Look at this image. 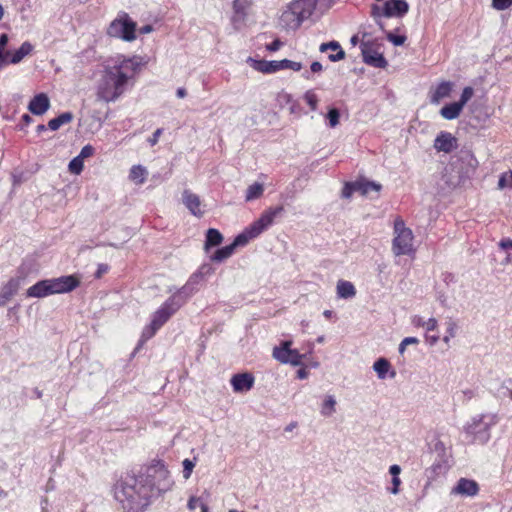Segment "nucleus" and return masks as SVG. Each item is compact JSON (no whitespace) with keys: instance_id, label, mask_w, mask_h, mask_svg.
Instances as JSON below:
<instances>
[{"instance_id":"obj_1","label":"nucleus","mask_w":512,"mask_h":512,"mask_svg":"<svg viewBox=\"0 0 512 512\" xmlns=\"http://www.w3.org/2000/svg\"><path fill=\"white\" fill-rule=\"evenodd\" d=\"M173 480L162 463L148 466L138 475L127 473L114 486V497L124 512H145L152 499L171 489Z\"/></svg>"},{"instance_id":"obj_2","label":"nucleus","mask_w":512,"mask_h":512,"mask_svg":"<svg viewBox=\"0 0 512 512\" xmlns=\"http://www.w3.org/2000/svg\"><path fill=\"white\" fill-rule=\"evenodd\" d=\"M142 65V60L138 56L117 55L109 59L97 84V99L106 103L117 101L134 85L135 77Z\"/></svg>"},{"instance_id":"obj_3","label":"nucleus","mask_w":512,"mask_h":512,"mask_svg":"<svg viewBox=\"0 0 512 512\" xmlns=\"http://www.w3.org/2000/svg\"><path fill=\"white\" fill-rule=\"evenodd\" d=\"M283 211V206L266 209L259 219L251 223L243 232L238 234L231 244L217 249L211 256V260L214 262H222L231 257L237 247L247 245L250 240L257 238L261 233L272 226L275 218L280 216Z\"/></svg>"},{"instance_id":"obj_4","label":"nucleus","mask_w":512,"mask_h":512,"mask_svg":"<svg viewBox=\"0 0 512 512\" xmlns=\"http://www.w3.org/2000/svg\"><path fill=\"white\" fill-rule=\"evenodd\" d=\"M496 423L497 416L495 414H480L472 417L466 423L464 431L471 437L472 442L486 444L491 438L490 430Z\"/></svg>"},{"instance_id":"obj_5","label":"nucleus","mask_w":512,"mask_h":512,"mask_svg":"<svg viewBox=\"0 0 512 512\" xmlns=\"http://www.w3.org/2000/svg\"><path fill=\"white\" fill-rule=\"evenodd\" d=\"M409 11V4L406 0H387L383 4H372L370 15L378 25L385 31L382 18H402Z\"/></svg>"},{"instance_id":"obj_6","label":"nucleus","mask_w":512,"mask_h":512,"mask_svg":"<svg viewBox=\"0 0 512 512\" xmlns=\"http://www.w3.org/2000/svg\"><path fill=\"white\" fill-rule=\"evenodd\" d=\"M314 6L315 0H299L292 3L291 7L282 13L280 17L281 24L286 29H298L304 19L310 15Z\"/></svg>"},{"instance_id":"obj_7","label":"nucleus","mask_w":512,"mask_h":512,"mask_svg":"<svg viewBox=\"0 0 512 512\" xmlns=\"http://www.w3.org/2000/svg\"><path fill=\"white\" fill-rule=\"evenodd\" d=\"M107 33L111 37L131 42L136 38V23L127 13L121 12L110 23Z\"/></svg>"},{"instance_id":"obj_8","label":"nucleus","mask_w":512,"mask_h":512,"mask_svg":"<svg viewBox=\"0 0 512 512\" xmlns=\"http://www.w3.org/2000/svg\"><path fill=\"white\" fill-rule=\"evenodd\" d=\"M395 237L393 239V252L395 255H407L412 252L413 233L411 229L405 226L401 219L394 223Z\"/></svg>"},{"instance_id":"obj_9","label":"nucleus","mask_w":512,"mask_h":512,"mask_svg":"<svg viewBox=\"0 0 512 512\" xmlns=\"http://www.w3.org/2000/svg\"><path fill=\"white\" fill-rule=\"evenodd\" d=\"M176 312L164 302L152 315L149 325L144 327L140 342L143 343L152 338L156 332L173 316Z\"/></svg>"},{"instance_id":"obj_10","label":"nucleus","mask_w":512,"mask_h":512,"mask_svg":"<svg viewBox=\"0 0 512 512\" xmlns=\"http://www.w3.org/2000/svg\"><path fill=\"white\" fill-rule=\"evenodd\" d=\"M250 63L251 67H253L256 71L271 74L284 69H291L293 71H300L302 69V64L300 62L283 59V60H255L251 57L247 60Z\"/></svg>"},{"instance_id":"obj_11","label":"nucleus","mask_w":512,"mask_h":512,"mask_svg":"<svg viewBox=\"0 0 512 512\" xmlns=\"http://www.w3.org/2000/svg\"><path fill=\"white\" fill-rule=\"evenodd\" d=\"M273 357L283 364L299 366L305 355L297 349H291V341H283L280 346L274 347Z\"/></svg>"},{"instance_id":"obj_12","label":"nucleus","mask_w":512,"mask_h":512,"mask_svg":"<svg viewBox=\"0 0 512 512\" xmlns=\"http://www.w3.org/2000/svg\"><path fill=\"white\" fill-rule=\"evenodd\" d=\"M381 188V184L375 181L361 179L354 182H346L341 195L343 198L349 199L355 192H359L362 195H368L371 191L379 192Z\"/></svg>"},{"instance_id":"obj_13","label":"nucleus","mask_w":512,"mask_h":512,"mask_svg":"<svg viewBox=\"0 0 512 512\" xmlns=\"http://www.w3.org/2000/svg\"><path fill=\"white\" fill-rule=\"evenodd\" d=\"M360 49L363 61L367 65H370L375 68H386V66L388 65V62L383 56V54L374 50L370 42L363 41L360 45Z\"/></svg>"},{"instance_id":"obj_14","label":"nucleus","mask_w":512,"mask_h":512,"mask_svg":"<svg viewBox=\"0 0 512 512\" xmlns=\"http://www.w3.org/2000/svg\"><path fill=\"white\" fill-rule=\"evenodd\" d=\"M51 294L67 293L79 286V280L74 275H65L58 278L48 279Z\"/></svg>"},{"instance_id":"obj_15","label":"nucleus","mask_w":512,"mask_h":512,"mask_svg":"<svg viewBox=\"0 0 512 512\" xmlns=\"http://www.w3.org/2000/svg\"><path fill=\"white\" fill-rule=\"evenodd\" d=\"M433 147L437 152L451 153L458 147L457 138L450 132L441 131L436 136Z\"/></svg>"},{"instance_id":"obj_16","label":"nucleus","mask_w":512,"mask_h":512,"mask_svg":"<svg viewBox=\"0 0 512 512\" xmlns=\"http://www.w3.org/2000/svg\"><path fill=\"white\" fill-rule=\"evenodd\" d=\"M478 492V483L475 480L467 478H460L451 490L452 495H459L462 497H474Z\"/></svg>"},{"instance_id":"obj_17","label":"nucleus","mask_w":512,"mask_h":512,"mask_svg":"<svg viewBox=\"0 0 512 512\" xmlns=\"http://www.w3.org/2000/svg\"><path fill=\"white\" fill-rule=\"evenodd\" d=\"M182 201L189 212L195 217L200 218L204 215L205 211L202 209L203 205L197 194L190 190H184L182 193Z\"/></svg>"},{"instance_id":"obj_18","label":"nucleus","mask_w":512,"mask_h":512,"mask_svg":"<svg viewBox=\"0 0 512 512\" xmlns=\"http://www.w3.org/2000/svg\"><path fill=\"white\" fill-rule=\"evenodd\" d=\"M204 273L202 270H198L193 273L187 282L178 290L179 293L186 299L189 300L198 290L203 280Z\"/></svg>"},{"instance_id":"obj_19","label":"nucleus","mask_w":512,"mask_h":512,"mask_svg":"<svg viewBox=\"0 0 512 512\" xmlns=\"http://www.w3.org/2000/svg\"><path fill=\"white\" fill-rule=\"evenodd\" d=\"M251 5V0H234L233 1V16L231 21L235 28H239L245 22L247 17V9Z\"/></svg>"},{"instance_id":"obj_20","label":"nucleus","mask_w":512,"mask_h":512,"mask_svg":"<svg viewBox=\"0 0 512 512\" xmlns=\"http://www.w3.org/2000/svg\"><path fill=\"white\" fill-rule=\"evenodd\" d=\"M254 376L251 373H238L231 378V385L235 392H246L254 385Z\"/></svg>"},{"instance_id":"obj_21","label":"nucleus","mask_w":512,"mask_h":512,"mask_svg":"<svg viewBox=\"0 0 512 512\" xmlns=\"http://www.w3.org/2000/svg\"><path fill=\"white\" fill-rule=\"evenodd\" d=\"M50 108V100L45 93L35 95L29 102L28 109L34 115H43Z\"/></svg>"},{"instance_id":"obj_22","label":"nucleus","mask_w":512,"mask_h":512,"mask_svg":"<svg viewBox=\"0 0 512 512\" xmlns=\"http://www.w3.org/2000/svg\"><path fill=\"white\" fill-rule=\"evenodd\" d=\"M452 89V82L442 81L435 87V89L430 91V102L432 104H439L442 99L450 96Z\"/></svg>"},{"instance_id":"obj_23","label":"nucleus","mask_w":512,"mask_h":512,"mask_svg":"<svg viewBox=\"0 0 512 512\" xmlns=\"http://www.w3.org/2000/svg\"><path fill=\"white\" fill-rule=\"evenodd\" d=\"M21 278H12L0 291V306H5L8 301L18 292L21 285Z\"/></svg>"},{"instance_id":"obj_24","label":"nucleus","mask_w":512,"mask_h":512,"mask_svg":"<svg viewBox=\"0 0 512 512\" xmlns=\"http://www.w3.org/2000/svg\"><path fill=\"white\" fill-rule=\"evenodd\" d=\"M320 52H336L328 55V59L331 62H337L345 58V51L342 49L341 45L337 41H330L327 43H322L319 47Z\"/></svg>"},{"instance_id":"obj_25","label":"nucleus","mask_w":512,"mask_h":512,"mask_svg":"<svg viewBox=\"0 0 512 512\" xmlns=\"http://www.w3.org/2000/svg\"><path fill=\"white\" fill-rule=\"evenodd\" d=\"M27 297L30 298H43L51 294L50 285L48 279L41 280L32 285L26 293Z\"/></svg>"},{"instance_id":"obj_26","label":"nucleus","mask_w":512,"mask_h":512,"mask_svg":"<svg viewBox=\"0 0 512 512\" xmlns=\"http://www.w3.org/2000/svg\"><path fill=\"white\" fill-rule=\"evenodd\" d=\"M337 296L342 299H351L356 295V289L352 282L339 280L337 282Z\"/></svg>"},{"instance_id":"obj_27","label":"nucleus","mask_w":512,"mask_h":512,"mask_svg":"<svg viewBox=\"0 0 512 512\" xmlns=\"http://www.w3.org/2000/svg\"><path fill=\"white\" fill-rule=\"evenodd\" d=\"M463 108L457 102L449 103L440 110V115L446 120H454L458 118Z\"/></svg>"},{"instance_id":"obj_28","label":"nucleus","mask_w":512,"mask_h":512,"mask_svg":"<svg viewBox=\"0 0 512 512\" xmlns=\"http://www.w3.org/2000/svg\"><path fill=\"white\" fill-rule=\"evenodd\" d=\"M32 50H33V45L30 42L25 41L21 44L19 49H17L11 55V58L8 62L11 64H18L23 60V58L25 56L29 55L32 52Z\"/></svg>"},{"instance_id":"obj_29","label":"nucleus","mask_w":512,"mask_h":512,"mask_svg":"<svg viewBox=\"0 0 512 512\" xmlns=\"http://www.w3.org/2000/svg\"><path fill=\"white\" fill-rule=\"evenodd\" d=\"M73 120V114L71 112H64L62 114H60L58 117H55L53 119H51L48 124H47V127L52 130V131H56L58 130L62 125L64 124H68L70 123L71 121Z\"/></svg>"},{"instance_id":"obj_30","label":"nucleus","mask_w":512,"mask_h":512,"mask_svg":"<svg viewBox=\"0 0 512 512\" xmlns=\"http://www.w3.org/2000/svg\"><path fill=\"white\" fill-rule=\"evenodd\" d=\"M223 236L219 230L215 228H209L206 232L205 249L208 250L210 247H215L221 244Z\"/></svg>"},{"instance_id":"obj_31","label":"nucleus","mask_w":512,"mask_h":512,"mask_svg":"<svg viewBox=\"0 0 512 512\" xmlns=\"http://www.w3.org/2000/svg\"><path fill=\"white\" fill-rule=\"evenodd\" d=\"M148 172L142 165H134L130 169L129 179L137 184H143Z\"/></svg>"},{"instance_id":"obj_32","label":"nucleus","mask_w":512,"mask_h":512,"mask_svg":"<svg viewBox=\"0 0 512 512\" xmlns=\"http://www.w3.org/2000/svg\"><path fill=\"white\" fill-rule=\"evenodd\" d=\"M390 363L385 358H379L373 364V369L377 373L379 379H385L387 377V373L390 369Z\"/></svg>"},{"instance_id":"obj_33","label":"nucleus","mask_w":512,"mask_h":512,"mask_svg":"<svg viewBox=\"0 0 512 512\" xmlns=\"http://www.w3.org/2000/svg\"><path fill=\"white\" fill-rule=\"evenodd\" d=\"M187 301L188 300H186L178 290H175L165 302L172 308V310L177 312L185 303H187Z\"/></svg>"},{"instance_id":"obj_34","label":"nucleus","mask_w":512,"mask_h":512,"mask_svg":"<svg viewBox=\"0 0 512 512\" xmlns=\"http://www.w3.org/2000/svg\"><path fill=\"white\" fill-rule=\"evenodd\" d=\"M263 191H264V187L262 184L257 183V182L253 183L252 185H250L247 188L245 200L248 202L255 200L263 194Z\"/></svg>"},{"instance_id":"obj_35","label":"nucleus","mask_w":512,"mask_h":512,"mask_svg":"<svg viewBox=\"0 0 512 512\" xmlns=\"http://www.w3.org/2000/svg\"><path fill=\"white\" fill-rule=\"evenodd\" d=\"M336 400L334 396L329 395L326 397L322 404L321 414L323 416L329 417L335 412Z\"/></svg>"},{"instance_id":"obj_36","label":"nucleus","mask_w":512,"mask_h":512,"mask_svg":"<svg viewBox=\"0 0 512 512\" xmlns=\"http://www.w3.org/2000/svg\"><path fill=\"white\" fill-rule=\"evenodd\" d=\"M499 397H508L512 400V379L504 380L499 389H498Z\"/></svg>"},{"instance_id":"obj_37","label":"nucleus","mask_w":512,"mask_h":512,"mask_svg":"<svg viewBox=\"0 0 512 512\" xmlns=\"http://www.w3.org/2000/svg\"><path fill=\"white\" fill-rule=\"evenodd\" d=\"M8 43V36L7 34H1L0 35V66L3 64L8 63L7 57L9 55V52H5V47Z\"/></svg>"},{"instance_id":"obj_38","label":"nucleus","mask_w":512,"mask_h":512,"mask_svg":"<svg viewBox=\"0 0 512 512\" xmlns=\"http://www.w3.org/2000/svg\"><path fill=\"white\" fill-rule=\"evenodd\" d=\"M83 167V160L78 156L74 157L68 165L69 171L75 175H79L82 172Z\"/></svg>"},{"instance_id":"obj_39","label":"nucleus","mask_w":512,"mask_h":512,"mask_svg":"<svg viewBox=\"0 0 512 512\" xmlns=\"http://www.w3.org/2000/svg\"><path fill=\"white\" fill-rule=\"evenodd\" d=\"M474 94V89L470 86H467L463 89L460 99L456 101L462 108L468 103V101L472 98Z\"/></svg>"},{"instance_id":"obj_40","label":"nucleus","mask_w":512,"mask_h":512,"mask_svg":"<svg viewBox=\"0 0 512 512\" xmlns=\"http://www.w3.org/2000/svg\"><path fill=\"white\" fill-rule=\"evenodd\" d=\"M506 187L512 188V170L501 174L498 181V188L504 189Z\"/></svg>"},{"instance_id":"obj_41","label":"nucleus","mask_w":512,"mask_h":512,"mask_svg":"<svg viewBox=\"0 0 512 512\" xmlns=\"http://www.w3.org/2000/svg\"><path fill=\"white\" fill-rule=\"evenodd\" d=\"M304 99L312 111L317 109L318 97L312 90H309L304 94Z\"/></svg>"},{"instance_id":"obj_42","label":"nucleus","mask_w":512,"mask_h":512,"mask_svg":"<svg viewBox=\"0 0 512 512\" xmlns=\"http://www.w3.org/2000/svg\"><path fill=\"white\" fill-rule=\"evenodd\" d=\"M386 38H387V40L389 42H391L395 46H401L406 41V36H404V35H396V34H394L392 32H387L386 33Z\"/></svg>"},{"instance_id":"obj_43","label":"nucleus","mask_w":512,"mask_h":512,"mask_svg":"<svg viewBox=\"0 0 512 512\" xmlns=\"http://www.w3.org/2000/svg\"><path fill=\"white\" fill-rule=\"evenodd\" d=\"M330 127H336L339 124L340 113L338 109L332 108L327 113Z\"/></svg>"},{"instance_id":"obj_44","label":"nucleus","mask_w":512,"mask_h":512,"mask_svg":"<svg viewBox=\"0 0 512 512\" xmlns=\"http://www.w3.org/2000/svg\"><path fill=\"white\" fill-rule=\"evenodd\" d=\"M194 466V462L190 459H185L183 461V476L185 479H188L191 476Z\"/></svg>"},{"instance_id":"obj_45","label":"nucleus","mask_w":512,"mask_h":512,"mask_svg":"<svg viewBox=\"0 0 512 512\" xmlns=\"http://www.w3.org/2000/svg\"><path fill=\"white\" fill-rule=\"evenodd\" d=\"M492 5L497 10H506L512 5V0H492Z\"/></svg>"},{"instance_id":"obj_46","label":"nucleus","mask_w":512,"mask_h":512,"mask_svg":"<svg viewBox=\"0 0 512 512\" xmlns=\"http://www.w3.org/2000/svg\"><path fill=\"white\" fill-rule=\"evenodd\" d=\"M392 487L388 488L389 492L393 495H397L400 492L401 479L399 476L392 477Z\"/></svg>"},{"instance_id":"obj_47","label":"nucleus","mask_w":512,"mask_h":512,"mask_svg":"<svg viewBox=\"0 0 512 512\" xmlns=\"http://www.w3.org/2000/svg\"><path fill=\"white\" fill-rule=\"evenodd\" d=\"M93 153H94V148L91 145H85L81 149L78 157H81V159L84 160V158H88V157L92 156Z\"/></svg>"},{"instance_id":"obj_48","label":"nucleus","mask_w":512,"mask_h":512,"mask_svg":"<svg viewBox=\"0 0 512 512\" xmlns=\"http://www.w3.org/2000/svg\"><path fill=\"white\" fill-rule=\"evenodd\" d=\"M422 327L425 328L426 331H433L437 328V320L435 318H429L427 321L423 322Z\"/></svg>"},{"instance_id":"obj_49","label":"nucleus","mask_w":512,"mask_h":512,"mask_svg":"<svg viewBox=\"0 0 512 512\" xmlns=\"http://www.w3.org/2000/svg\"><path fill=\"white\" fill-rule=\"evenodd\" d=\"M163 132V129L162 128H158L154 131V133L152 134V136L148 139V142L150 144V146H154L157 144L158 140H159V137L160 135L162 134Z\"/></svg>"},{"instance_id":"obj_50","label":"nucleus","mask_w":512,"mask_h":512,"mask_svg":"<svg viewBox=\"0 0 512 512\" xmlns=\"http://www.w3.org/2000/svg\"><path fill=\"white\" fill-rule=\"evenodd\" d=\"M498 246L501 250H508V249H511L512 250V239H509V238H503L500 240V242L498 243Z\"/></svg>"},{"instance_id":"obj_51","label":"nucleus","mask_w":512,"mask_h":512,"mask_svg":"<svg viewBox=\"0 0 512 512\" xmlns=\"http://www.w3.org/2000/svg\"><path fill=\"white\" fill-rule=\"evenodd\" d=\"M456 325L454 323H450L447 329V334L444 336L443 341L448 343L450 338L455 336Z\"/></svg>"},{"instance_id":"obj_52","label":"nucleus","mask_w":512,"mask_h":512,"mask_svg":"<svg viewBox=\"0 0 512 512\" xmlns=\"http://www.w3.org/2000/svg\"><path fill=\"white\" fill-rule=\"evenodd\" d=\"M282 44H283V43H282L279 39H276V40H274L273 42H271L270 44H268V45L266 46V49H267L268 51L275 52V51H277V50H279V49H280V47L282 46Z\"/></svg>"},{"instance_id":"obj_53","label":"nucleus","mask_w":512,"mask_h":512,"mask_svg":"<svg viewBox=\"0 0 512 512\" xmlns=\"http://www.w3.org/2000/svg\"><path fill=\"white\" fill-rule=\"evenodd\" d=\"M198 503H201L200 498L196 496H191L188 500L187 508L192 511L196 508Z\"/></svg>"},{"instance_id":"obj_54","label":"nucleus","mask_w":512,"mask_h":512,"mask_svg":"<svg viewBox=\"0 0 512 512\" xmlns=\"http://www.w3.org/2000/svg\"><path fill=\"white\" fill-rule=\"evenodd\" d=\"M108 269L109 267L107 264H99L95 273V278H100L103 274L108 272Z\"/></svg>"},{"instance_id":"obj_55","label":"nucleus","mask_w":512,"mask_h":512,"mask_svg":"<svg viewBox=\"0 0 512 512\" xmlns=\"http://www.w3.org/2000/svg\"><path fill=\"white\" fill-rule=\"evenodd\" d=\"M461 393L463 395V401H469L476 396L475 391L472 389L463 390Z\"/></svg>"},{"instance_id":"obj_56","label":"nucleus","mask_w":512,"mask_h":512,"mask_svg":"<svg viewBox=\"0 0 512 512\" xmlns=\"http://www.w3.org/2000/svg\"><path fill=\"white\" fill-rule=\"evenodd\" d=\"M389 473L392 477L399 476L401 473V467L397 464H393L389 467Z\"/></svg>"},{"instance_id":"obj_57","label":"nucleus","mask_w":512,"mask_h":512,"mask_svg":"<svg viewBox=\"0 0 512 512\" xmlns=\"http://www.w3.org/2000/svg\"><path fill=\"white\" fill-rule=\"evenodd\" d=\"M310 69H311V72H313V73H319L323 70V66L320 62L314 61V62H312Z\"/></svg>"},{"instance_id":"obj_58","label":"nucleus","mask_w":512,"mask_h":512,"mask_svg":"<svg viewBox=\"0 0 512 512\" xmlns=\"http://www.w3.org/2000/svg\"><path fill=\"white\" fill-rule=\"evenodd\" d=\"M402 342L408 346L410 344H418L419 343V339L416 338V337H406L402 340Z\"/></svg>"},{"instance_id":"obj_59","label":"nucleus","mask_w":512,"mask_h":512,"mask_svg":"<svg viewBox=\"0 0 512 512\" xmlns=\"http://www.w3.org/2000/svg\"><path fill=\"white\" fill-rule=\"evenodd\" d=\"M297 377L299 379H306L308 377V371L306 370V368H300L297 371Z\"/></svg>"},{"instance_id":"obj_60","label":"nucleus","mask_w":512,"mask_h":512,"mask_svg":"<svg viewBox=\"0 0 512 512\" xmlns=\"http://www.w3.org/2000/svg\"><path fill=\"white\" fill-rule=\"evenodd\" d=\"M153 31V27L151 25H144L139 29L140 34H147Z\"/></svg>"},{"instance_id":"obj_61","label":"nucleus","mask_w":512,"mask_h":512,"mask_svg":"<svg viewBox=\"0 0 512 512\" xmlns=\"http://www.w3.org/2000/svg\"><path fill=\"white\" fill-rule=\"evenodd\" d=\"M32 121H33V119H32V117H31L30 115H28V114H24V115L22 116V122H23V124H24V125H26V126H27V125H29Z\"/></svg>"},{"instance_id":"obj_62","label":"nucleus","mask_w":512,"mask_h":512,"mask_svg":"<svg viewBox=\"0 0 512 512\" xmlns=\"http://www.w3.org/2000/svg\"><path fill=\"white\" fill-rule=\"evenodd\" d=\"M186 94H187L186 90L182 87L178 88L176 91V95L179 98H184L186 96Z\"/></svg>"},{"instance_id":"obj_63","label":"nucleus","mask_w":512,"mask_h":512,"mask_svg":"<svg viewBox=\"0 0 512 512\" xmlns=\"http://www.w3.org/2000/svg\"><path fill=\"white\" fill-rule=\"evenodd\" d=\"M511 261H512V254L511 253H507V255H506V257H505V259L503 261V264H509V263H511Z\"/></svg>"},{"instance_id":"obj_64","label":"nucleus","mask_w":512,"mask_h":512,"mask_svg":"<svg viewBox=\"0 0 512 512\" xmlns=\"http://www.w3.org/2000/svg\"><path fill=\"white\" fill-rule=\"evenodd\" d=\"M200 508H201V512H209V507L207 506V504L201 502L200 503Z\"/></svg>"}]
</instances>
